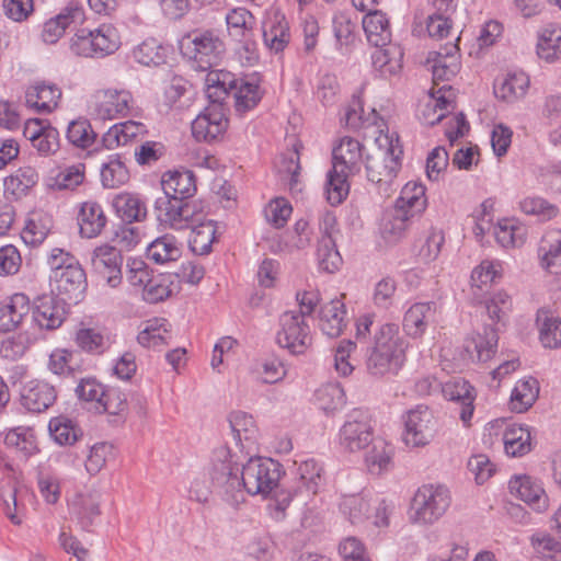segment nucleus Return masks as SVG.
Wrapping results in <instances>:
<instances>
[{
  "mask_svg": "<svg viewBox=\"0 0 561 561\" xmlns=\"http://www.w3.org/2000/svg\"><path fill=\"white\" fill-rule=\"evenodd\" d=\"M133 96L126 90H103L94 95L93 111L100 119L126 116L131 107Z\"/></svg>",
  "mask_w": 561,
  "mask_h": 561,
  "instance_id": "obj_18",
  "label": "nucleus"
},
{
  "mask_svg": "<svg viewBox=\"0 0 561 561\" xmlns=\"http://www.w3.org/2000/svg\"><path fill=\"white\" fill-rule=\"evenodd\" d=\"M402 147L398 136L380 133L366 158L367 179L383 192L393 183L401 168Z\"/></svg>",
  "mask_w": 561,
  "mask_h": 561,
  "instance_id": "obj_3",
  "label": "nucleus"
},
{
  "mask_svg": "<svg viewBox=\"0 0 561 561\" xmlns=\"http://www.w3.org/2000/svg\"><path fill=\"white\" fill-rule=\"evenodd\" d=\"M49 432L59 445H73L83 433L70 419L57 416L49 421Z\"/></svg>",
  "mask_w": 561,
  "mask_h": 561,
  "instance_id": "obj_55",
  "label": "nucleus"
},
{
  "mask_svg": "<svg viewBox=\"0 0 561 561\" xmlns=\"http://www.w3.org/2000/svg\"><path fill=\"white\" fill-rule=\"evenodd\" d=\"M345 314V306L339 299L323 305L320 310L321 331L329 337L340 336L346 327Z\"/></svg>",
  "mask_w": 561,
  "mask_h": 561,
  "instance_id": "obj_31",
  "label": "nucleus"
},
{
  "mask_svg": "<svg viewBox=\"0 0 561 561\" xmlns=\"http://www.w3.org/2000/svg\"><path fill=\"white\" fill-rule=\"evenodd\" d=\"M494 234L503 248H516L524 244L527 229L515 219L504 218L499 220L494 228Z\"/></svg>",
  "mask_w": 561,
  "mask_h": 561,
  "instance_id": "obj_48",
  "label": "nucleus"
},
{
  "mask_svg": "<svg viewBox=\"0 0 561 561\" xmlns=\"http://www.w3.org/2000/svg\"><path fill=\"white\" fill-rule=\"evenodd\" d=\"M370 416L367 411L356 409L348 415L340 431V445L347 451H358L373 440Z\"/></svg>",
  "mask_w": 561,
  "mask_h": 561,
  "instance_id": "obj_13",
  "label": "nucleus"
},
{
  "mask_svg": "<svg viewBox=\"0 0 561 561\" xmlns=\"http://www.w3.org/2000/svg\"><path fill=\"white\" fill-rule=\"evenodd\" d=\"M510 490L537 512L548 507V496L541 484L529 476L516 477L510 481Z\"/></svg>",
  "mask_w": 561,
  "mask_h": 561,
  "instance_id": "obj_25",
  "label": "nucleus"
},
{
  "mask_svg": "<svg viewBox=\"0 0 561 561\" xmlns=\"http://www.w3.org/2000/svg\"><path fill=\"white\" fill-rule=\"evenodd\" d=\"M119 46V33L112 24H101L95 30L79 28L70 43L71 51L82 57H105Z\"/></svg>",
  "mask_w": 561,
  "mask_h": 561,
  "instance_id": "obj_8",
  "label": "nucleus"
},
{
  "mask_svg": "<svg viewBox=\"0 0 561 561\" xmlns=\"http://www.w3.org/2000/svg\"><path fill=\"white\" fill-rule=\"evenodd\" d=\"M319 267L327 273H334L342 265V256L336 249L333 237H321L317 251Z\"/></svg>",
  "mask_w": 561,
  "mask_h": 561,
  "instance_id": "obj_59",
  "label": "nucleus"
},
{
  "mask_svg": "<svg viewBox=\"0 0 561 561\" xmlns=\"http://www.w3.org/2000/svg\"><path fill=\"white\" fill-rule=\"evenodd\" d=\"M529 82V77L523 71L508 73L500 83L494 85V94L503 101L515 102L525 96Z\"/></svg>",
  "mask_w": 561,
  "mask_h": 561,
  "instance_id": "obj_43",
  "label": "nucleus"
},
{
  "mask_svg": "<svg viewBox=\"0 0 561 561\" xmlns=\"http://www.w3.org/2000/svg\"><path fill=\"white\" fill-rule=\"evenodd\" d=\"M229 424L238 444L243 446L244 442L251 446L255 443L257 426L251 415L242 411H234L229 415Z\"/></svg>",
  "mask_w": 561,
  "mask_h": 561,
  "instance_id": "obj_49",
  "label": "nucleus"
},
{
  "mask_svg": "<svg viewBox=\"0 0 561 561\" xmlns=\"http://www.w3.org/2000/svg\"><path fill=\"white\" fill-rule=\"evenodd\" d=\"M539 393L538 382L534 378L520 380L516 383L511 396L512 410L522 413L528 410Z\"/></svg>",
  "mask_w": 561,
  "mask_h": 561,
  "instance_id": "obj_52",
  "label": "nucleus"
},
{
  "mask_svg": "<svg viewBox=\"0 0 561 561\" xmlns=\"http://www.w3.org/2000/svg\"><path fill=\"white\" fill-rule=\"evenodd\" d=\"M371 54V62L381 76H392L402 68L403 50L399 45L387 43L385 46H376Z\"/></svg>",
  "mask_w": 561,
  "mask_h": 561,
  "instance_id": "obj_32",
  "label": "nucleus"
},
{
  "mask_svg": "<svg viewBox=\"0 0 561 561\" xmlns=\"http://www.w3.org/2000/svg\"><path fill=\"white\" fill-rule=\"evenodd\" d=\"M541 265L551 274L561 273V230L545 233L539 247Z\"/></svg>",
  "mask_w": 561,
  "mask_h": 561,
  "instance_id": "obj_34",
  "label": "nucleus"
},
{
  "mask_svg": "<svg viewBox=\"0 0 561 561\" xmlns=\"http://www.w3.org/2000/svg\"><path fill=\"white\" fill-rule=\"evenodd\" d=\"M170 327V323L163 318L150 319L139 332L137 341L144 347L160 350L162 346L169 345L172 339Z\"/></svg>",
  "mask_w": 561,
  "mask_h": 561,
  "instance_id": "obj_30",
  "label": "nucleus"
},
{
  "mask_svg": "<svg viewBox=\"0 0 561 561\" xmlns=\"http://www.w3.org/2000/svg\"><path fill=\"white\" fill-rule=\"evenodd\" d=\"M350 172H334V168L328 173L325 194L328 202L335 206L341 204L347 196L350 185L347 176Z\"/></svg>",
  "mask_w": 561,
  "mask_h": 561,
  "instance_id": "obj_61",
  "label": "nucleus"
},
{
  "mask_svg": "<svg viewBox=\"0 0 561 561\" xmlns=\"http://www.w3.org/2000/svg\"><path fill=\"white\" fill-rule=\"evenodd\" d=\"M438 312L436 301L414 302L404 312L402 321L404 332L413 339L423 336L428 325L435 322Z\"/></svg>",
  "mask_w": 561,
  "mask_h": 561,
  "instance_id": "obj_20",
  "label": "nucleus"
},
{
  "mask_svg": "<svg viewBox=\"0 0 561 561\" xmlns=\"http://www.w3.org/2000/svg\"><path fill=\"white\" fill-rule=\"evenodd\" d=\"M163 196L154 202L159 222L172 230H184L201 217V203L193 201L196 193L192 171H169L162 175Z\"/></svg>",
  "mask_w": 561,
  "mask_h": 561,
  "instance_id": "obj_1",
  "label": "nucleus"
},
{
  "mask_svg": "<svg viewBox=\"0 0 561 561\" xmlns=\"http://www.w3.org/2000/svg\"><path fill=\"white\" fill-rule=\"evenodd\" d=\"M101 500L95 493L80 494L71 504V512L75 515L81 529L90 531L95 519L101 515Z\"/></svg>",
  "mask_w": 561,
  "mask_h": 561,
  "instance_id": "obj_33",
  "label": "nucleus"
},
{
  "mask_svg": "<svg viewBox=\"0 0 561 561\" xmlns=\"http://www.w3.org/2000/svg\"><path fill=\"white\" fill-rule=\"evenodd\" d=\"M28 312V297L22 293L14 294L0 304V331L10 332L16 329Z\"/></svg>",
  "mask_w": 561,
  "mask_h": 561,
  "instance_id": "obj_28",
  "label": "nucleus"
},
{
  "mask_svg": "<svg viewBox=\"0 0 561 561\" xmlns=\"http://www.w3.org/2000/svg\"><path fill=\"white\" fill-rule=\"evenodd\" d=\"M539 340L545 347L557 348L561 346V319L553 317L548 310L537 312Z\"/></svg>",
  "mask_w": 561,
  "mask_h": 561,
  "instance_id": "obj_47",
  "label": "nucleus"
},
{
  "mask_svg": "<svg viewBox=\"0 0 561 561\" xmlns=\"http://www.w3.org/2000/svg\"><path fill=\"white\" fill-rule=\"evenodd\" d=\"M207 81L211 82L208 87L209 98L217 94V90L222 94H232L234 98L236 111L244 113L257 105L262 98V91L254 77L236 78L230 72H210Z\"/></svg>",
  "mask_w": 561,
  "mask_h": 561,
  "instance_id": "obj_6",
  "label": "nucleus"
},
{
  "mask_svg": "<svg viewBox=\"0 0 561 561\" xmlns=\"http://www.w3.org/2000/svg\"><path fill=\"white\" fill-rule=\"evenodd\" d=\"M365 455V462L370 473L380 474L392 467L394 448L383 438H375Z\"/></svg>",
  "mask_w": 561,
  "mask_h": 561,
  "instance_id": "obj_36",
  "label": "nucleus"
},
{
  "mask_svg": "<svg viewBox=\"0 0 561 561\" xmlns=\"http://www.w3.org/2000/svg\"><path fill=\"white\" fill-rule=\"evenodd\" d=\"M84 20V9L79 4L71 3L44 23L42 38L45 43L55 44L65 34L66 30L77 28Z\"/></svg>",
  "mask_w": 561,
  "mask_h": 561,
  "instance_id": "obj_19",
  "label": "nucleus"
},
{
  "mask_svg": "<svg viewBox=\"0 0 561 561\" xmlns=\"http://www.w3.org/2000/svg\"><path fill=\"white\" fill-rule=\"evenodd\" d=\"M394 206L405 210L413 218L420 216L426 208L425 187L416 182L407 183Z\"/></svg>",
  "mask_w": 561,
  "mask_h": 561,
  "instance_id": "obj_42",
  "label": "nucleus"
},
{
  "mask_svg": "<svg viewBox=\"0 0 561 561\" xmlns=\"http://www.w3.org/2000/svg\"><path fill=\"white\" fill-rule=\"evenodd\" d=\"M181 50L197 70L206 71L218 65L225 44L211 31H195L183 37Z\"/></svg>",
  "mask_w": 561,
  "mask_h": 561,
  "instance_id": "obj_9",
  "label": "nucleus"
},
{
  "mask_svg": "<svg viewBox=\"0 0 561 561\" xmlns=\"http://www.w3.org/2000/svg\"><path fill=\"white\" fill-rule=\"evenodd\" d=\"M279 325L276 341L280 347L293 354H302L311 345L310 328L301 313L295 310L284 312L279 318Z\"/></svg>",
  "mask_w": 561,
  "mask_h": 561,
  "instance_id": "obj_11",
  "label": "nucleus"
},
{
  "mask_svg": "<svg viewBox=\"0 0 561 561\" xmlns=\"http://www.w3.org/2000/svg\"><path fill=\"white\" fill-rule=\"evenodd\" d=\"M57 296L64 300L78 302L87 289V276L80 263L50 274Z\"/></svg>",
  "mask_w": 561,
  "mask_h": 561,
  "instance_id": "obj_17",
  "label": "nucleus"
},
{
  "mask_svg": "<svg viewBox=\"0 0 561 561\" xmlns=\"http://www.w3.org/2000/svg\"><path fill=\"white\" fill-rule=\"evenodd\" d=\"M38 182V173L32 167H23L4 179V191L21 198Z\"/></svg>",
  "mask_w": 561,
  "mask_h": 561,
  "instance_id": "obj_50",
  "label": "nucleus"
},
{
  "mask_svg": "<svg viewBox=\"0 0 561 561\" xmlns=\"http://www.w3.org/2000/svg\"><path fill=\"white\" fill-rule=\"evenodd\" d=\"M66 137L71 145L87 149L94 144L96 134L88 119L79 118L69 123Z\"/></svg>",
  "mask_w": 561,
  "mask_h": 561,
  "instance_id": "obj_60",
  "label": "nucleus"
},
{
  "mask_svg": "<svg viewBox=\"0 0 561 561\" xmlns=\"http://www.w3.org/2000/svg\"><path fill=\"white\" fill-rule=\"evenodd\" d=\"M317 401L324 412H333L344 405V390L339 383L324 385L317 391Z\"/></svg>",
  "mask_w": 561,
  "mask_h": 561,
  "instance_id": "obj_63",
  "label": "nucleus"
},
{
  "mask_svg": "<svg viewBox=\"0 0 561 561\" xmlns=\"http://www.w3.org/2000/svg\"><path fill=\"white\" fill-rule=\"evenodd\" d=\"M363 28L368 42L374 46H385L390 43L389 20L381 11L375 10L367 13L363 19Z\"/></svg>",
  "mask_w": 561,
  "mask_h": 561,
  "instance_id": "obj_39",
  "label": "nucleus"
},
{
  "mask_svg": "<svg viewBox=\"0 0 561 561\" xmlns=\"http://www.w3.org/2000/svg\"><path fill=\"white\" fill-rule=\"evenodd\" d=\"M346 126L357 129L360 127L376 126L380 133H383L382 127L386 126L385 121L373 108L371 112L365 114L364 108L359 101H355L353 105L347 108L345 113Z\"/></svg>",
  "mask_w": 561,
  "mask_h": 561,
  "instance_id": "obj_57",
  "label": "nucleus"
},
{
  "mask_svg": "<svg viewBox=\"0 0 561 561\" xmlns=\"http://www.w3.org/2000/svg\"><path fill=\"white\" fill-rule=\"evenodd\" d=\"M537 54L548 62L561 59V26L559 24L551 23L541 30L537 43Z\"/></svg>",
  "mask_w": 561,
  "mask_h": 561,
  "instance_id": "obj_41",
  "label": "nucleus"
},
{
  "mask_svg": "<svg viewBox=\"0 0 561 561\" xmlns=\"http://www.w3.org/2000/svg\"><path fill=\"white\" fill-rule=\"evenodd\" d=\"M66 300L57 295L43 294L34 299L32 316L34 322L44 330L58 329L66 320Z\"/></svg>",
  "mask_w": 561,
  "mask_h": 561,
  "instance_id": "obj_16",
  "label": "nucleus"
},
{
  "mask_svg": "<svg viewBox=\"0 0 561 561\" xmlns=\"http://www.w3.org/2000/svg\"><path fill=\"white\" fill-rule=\"evenodd\" d=\"M129 181V171L118 154L111 156L102 165L101 182L106 188H117Z\"/></svg>",
  "mask_w": 561,
  "mask_h": 561,
  "instance_id": "obj_51",
  "label": "nucleus"
},
{
  "mask_svg": "<svg viewBox=\"0 0 561 561\" xmlns=\"http://www.w3.org/2000/svg\"><path fill=\"white\" fill-rule=\"evenodd\" d=\"M497 342V329L484 325L482 332L477 331L466 339L463 347L472 360L488 362L495 355Z\"/></svg>",
  "mask_w": 561,
  "mask_h": 561,
  "instance_id": "obj_22",
  "label": "nucleus"
},
{
  "mask_svg": "<svg viewBox=\"0 0 561 561\" xmlns=\"http://www.w3.org/2000/svg\"><path fill=\"white\" fill-rule=\"evenodd\" d=\"M56 398V390L51 385L41 380H32L23 388L21 403L28 411L41 413L47 410Z\"/></svg>",
  "mask_w": 561,
  "mask_h": 561,
  "instance_id": "obj_24",
  "label": "nucleus"
},
{
  "mask_svg": "<svg viewBox=\"0 0 561 561\" xmlns=\"http://www.w3.org/2000/svg\"><path fill=\"white\" fill-rule=\"evenodd\" d=\"M503 444L507 456L522 457L531 450L530 432L520 425H510L503 434Z\"/></svg>",
  "mask_w": 561,
  "mask_h": 561,
  "instance_id": "obj_46",
  "label": "nucleus"
},
{
  "mask_svg": "<svg viewBox=\"0 0 561 561\" xmlns=\"http://www.w3.org/2000/svg\"><path fill=\"white\" fill-rule=\"evenodd\" d=\"M192 229L188 245L190 249L198 255L208 254L216 238V226L211 220L204 219L203 207H201V217L185 229Z\"/></svg>",
  "mask_w": 561,
  "mask_h": 561,
  "instance_id": "obj_29",
  "label": "nucleus"
},
{
  "mask_svg": "<svg viewBox=\"0 0 561 561\" xmlns=\"http://www.w3.org/2000/svg\"><path fill=\"white\" fill-rule=\"evenodd\" d=\"M458 50L457 44H450L444 48V51L437 53V57L432 66L433 82L435 85H438L439 81L450 80L459 71Z\"/></svg>",
  "mask_w": 561,
  "mask_h": 561,
  "instance_id": "obj_37",
  "label": "nucleus"
},
{
  "mask_svg": "<svg viewBox=\"0 0 561 561\" xmlns=\"http://www.w3.org/2000/svg\"><path fill=\"white\" fill-rule=\"evenodd\" d=\"M77 220L80 236L88 239L100 236L107 222L102 206L92 201L81 204Z\"/></svg>",
  "mask_w": 561,
  "mask_h": 561,
  "instance_id": "obj_26",
  "label": "nucleus"
},
{
  "mask_svg": "<svg viewBox=\"0 0 561 561\" xmlns=\"http://www.w3.org/2000/svg\"><path fill=\"white\" fill-rule=\"evenodd\" d=\"M75 342L77 346L91 354H102L107 344V337L100 328L80 327L76 331Z\"/></svg>",
  "mask_w": 561,
  "mask_h": 561,
  "instance_id": "obj_53",
  "label": "nucleus"
},
{
  "mask_svg": "<svg viewBox=\"0 0 561 561\" xmlns=\"http://www.w3.org/2000/svg\"><path fill=\"white\" fill-rule=\"evenodd\" d=\"M531 543L535 550L543 556L545 561H561V542L551 535L537 533L533 535Z\"/></svg>",
  "mask_w": 561,
  "mask_h": 561,
  "instance_id": "obj_64",
  "label": "nucleus"
},
{
  "mask_svg": "<svg viewBox=\"0 0 561 561\" xmlns=\"http://www.w3.org/2000/svg\"><path fill=\"white\" fill-rule=\"evenodd\" d=\"M61 96L60 90L54 84L37 83L27 89L25 99L31 107L41 112H51Z\"/></svg>",
  "mask_w": 561,
  "mask_h": 561,
  "instance_id": "obj_40",
  "label": "nucleus"
},
{
  "mask_svg": "<svg viewBox=\"0 0 561 561\" xmlns=\"http://www.w3.org/2000/svg\"><path fill=\"white\" fill-rule=\"evenodd\" d=\"M322 483V467L313 459L301 462L298 467L296 485L291 490L280 489L275 492L274 499L268 504L271 516L282 520L294 497L300 499L306 504L308 499L318 493Z\"/></svg>",
  "mask_w": 561,
  "mask_h": 561,
  "instance_id": "obj_4",
  "label": "nucleus"
},
{
  "mask_svg": "<svg viewBox=\"0 0 561 561\" xmlns=\"http://www.w3.org/2000/svg\"><path fill=\"white\" fill-rule=\"evenodd\" d=\"M407 346L397 324H382L375 332L374 345L367 352V373L374 377L396 375L405 360Z\"/></svg>",
  "mask_w": 561,
  "mask_h": 561,
  "instance_id": "obj_2",
  "label": "nucleus"
},
{
  "mask_svg": "<svg viewBox=\"0 0 561 561\" xmlns=\"http://www.w3.org/2000/svg\"><path fill=\"white\" fill-rule=\"evenodd\" d=\"M450 503V491L445 485H422L412 499L410 520L413 524L432 525L447 512Z\"/></svg>",
  "mask_w": 561,
  "mask_h": 561,
  "instance_id": "obj_7",
  "label": "nucleus"
},
{
  "mask_svg": "<svg viewBox=\"0 0 561 561\" xmlns=\"http://www.w3.org/2000/svg\"><path fill=\"white\" fill-rule=\"evenodd\" d=\"M255 20L250 11L244 8L232 9L226 15L228 35L232 39L241 38L254 32Z\"/></svg>",
  "mask_w": 561,
  "mask_h": 561,
  "instance_id": "obj_54",
  "label": "nucleus"
},
{
  "mask_svg": "<svg viewBox=\"0 0 561 561\" xmlns=\"http://www.w3.org/2000/svg\"><path fill=\"white\" fill-rule=\"evenodd\" d=\"M113 206L127 224L142 221L147 217L146 203L137 194L121 193L114 198Z\"/></svg>",
  "mask_w": 561,
  "mask_h": 561,
  "instance_id": "obj_38",
  "label": "nucleus"
},
{
  "mask_svg": "<svg viewBox=\"0 0 561 561\" xmlns=\"http://www.w3.org/2000/svg\"><path fill=\"white\" fill-rule=\"evenodd\" d=\"M445 398L461 404L460 419L468 425L473 415L474 392L473 387L465 379L457 378L446 382L443 387Z\"/></svg>",
  "mask_w": 561,
  "mask_h": 561,
  "instance_id": "obj_27",
  "label": "nucleus"
},
{
  "mask_svg": "<svg viewBox=\"0 0 561 561\" xmlns=\"http://www.w3.org/2000/svg\"><path fill=\"white\" fill-rule=\"evenodd\" d=\"M262 36L265 46L274 53L282 51L289 43V26L285 15L278 9L266 12L262 23Z\"/></svg>",
  "mask_w": 561,
  "mask_h": 561,
  "instance_id": "obj_21",
  "label": "nucleus"
},
{
  "mask_svg": "<svg viewBox=\"0 0 561 561\" xmlns=\"http://www.w3.org/2000/svg\"><path fill=\"white\" fill-rule=\"evenodd\" d=\"M340 508L352 524H357L369 517L370 502L362 495H347L343 497Z\"/></svg>",
  "mask_w": 561,
  "mask_h": 561,
  "instance_id": "obj_62",
  "label": "nucleus"
},
{
  "mask_svg": "<svg viewBox=\"0 0 561 561\" xmlns=\"http://www.w3.org/2000/svg\"><path fill=\"white\" fill-rule=\"evenodd\" d=\"M146 133L141 123L127 121L112 126L103 136L104 146L108 149L125 146L134 138Z\"/></svg>",
  "mask_w": 561,
  "mask_h": 561,
  "instance_id": "obj_44",
  "label": "nucleus"
},
{
  "mask_svg": "<svg viewBox=\"0 0 561 561\" xmlns=\"http://www.w3.org/2000/svg\"><path fill=\"white\" fill-rule=\"evenodd\" d=\"M276 170L283 181L288 183L290 191H300L299 174L300 162L299 153L297 150L288 151L279 156L276 164Z\"/></svg>",
  "mask_w": 561,
  "mask_h": 561,
  "instance_id": "obj_56",
  "label": "nucleus"
},
{
  "mask_svg": "<svg viewBox=\"0 0 561 561\" xmlns=\"http://www.w3.org/2000/svg\"><path fill=\"white\" fill-rule=\"evenodd\" d=\"M434 434L435 420L427 407L417 405L407 413L402 439L408 447H424L430 444Z\"/></svg>",
  "mask_w": 561,
  "mask_h": 561,
  "instance_id": "obj_12",
  "label": "nucleus"
},
{
  "mask_svg": "<svg viewBox=\"0 0 561 561\" xmlns=\"http://www.w3.org/2000/svg\"><path fill=\"white\" fill-rule=\"evenodd\" d=\"M147 256L158 264L176 261L181 256L180 243L173 234L165 233L147 247Z\"/></svg>",
  "mask_w": 561,
  "mask_h": 561,
  "instance_id": "obj_45",
  "label": "nucleus"
},
{
  "mask_svg": "<svg viewBox=\"0 0 561 561\" xmlns=\"http://www.w3.org/2000/svg\"><path fill=\"white\" fill-rule=\"evenodd\" d=\"M413 219L405 210L393 206L391 209L386 210L382 216L380 224L382 237L389 242L398 241L405 234Z\"/></svg>",
  "mask_w": 561,
  "mask_h": 561,
  "instance_id": "obj_35",
  "label": "nucleus"
},
{
  "mask_svg": "<svg viewBox=\"0 0 561 561\" xmlns=\"http://www.w3.org/2000/svg\"><path fill=\"white\" fill-rule=\"evenodd\" d=\"M279 479L280 465L277 461L264 457L250 458L240 471L241 494H239V500H243V491L250 495L268 496L273 493L275 496Z\"/></svg>",
  "mask_w": 561,
  "mask_h": 561,
  "instance_id": "obj_5",
  "label": "nucleus"
},
{
  "mask_svg": "<svg viewBox=\"0 0 561 561\" xmlns=\"http://www.w3.org/2000/svg\"><path fill=\"white\" fill-rule=\"evenodd\" d=\"M220 95H217L214 104L205 108L192 122V135L197 141L210 142L225 134L228 127V119L225 116L222 105L219 102Z\"/></svg>",
  "mask_w": 561,
  "mask_h": 561,
  "instance_id": "obj_15",
  "label": "nucleus"
},
{
  "mask_svg": "<svg viewBox=\"0 0 561 561\" xmlns=\"http://www.w3.org/2000/svg\"><path fill=\"white\" fill-rule=\"evenodd\" d=\"M167 49L154 38H147L134 50L133 56L144 66H158L164 62Z\"/></svg>",
  "mask_w": 561,
  "mask_h": 561,
  "instance_id": "obj_58",
  "label": "nucleus"
},
{
  "mask_svg": "<svg viewBox=\"0 0 561 561\" xmlns=\"http://www.w3.org/2000/svg\"><path fill=\"white\" fill-rule=\"evenodd\" d=\"M208 476L214 488L224 492L228 500L238 502L241 494L240 469L227 446L213 450Z\"/></svg>",
  "mask_w": 561,
  "mask_h": 561,
  "instance_id": "obj_10",
  "label": "nucleus"
},
{
  "mask_svg": "<svg viewBox=\"0 0 561 561\" xmlns=\"http://www.w3.org/2000/svg\"><path fill=\"white\" fill-rule=\"evenodd\" d=\"M123 255L121 250L104 243L96 247L91 253V266L95 275L116 288L122 284Z\"/></svg>",
  "mask_w": 561,
  "mask_h": 561,
  "instance_id": "obj_14",
  "label": "nucleus"
},
{
  "mask_svg": "<svg viewBox=\"0 0 561 561\" xmlns=\"http://www.w3.org/2000/svg\"><path fill=\"white\" fill-rule=\"evenodd\" d=\"M363 158L362 144L351 137H344L333 149L334 172L356 173L360 169Z\"/></svg>",
  "mask_w": 561,
  "mask_h": 561,
  "instance_id": "obj_23",
  "label": "nucleus"
}]
</instances>
